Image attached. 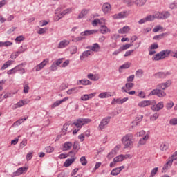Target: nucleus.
<instances>
[{"label": "nucleus", "instance_id": "47", "mask_svg": "<svg viewBox=\"0 0 177 177\" xmlns=\"http://www.w3.org/2000/svg\"><path fill=\"white\" fill-rule=\"evenodd\" d=\"M157 172H158V167L153 168L151 171L149 177L156 176V174H157Z\"/></svg>", "mask_w": 177, "mask_h": 177}, {"label": "nucleus", "instance_id": "9", "mask_svg": "<svg viewBox=\"0 0 177 177\" xmlns=\"http://www.w3.org/2000/svg\"><path fill=\"white\" fill-rule=\"evenodd\" d=\"M172 86V80L169 79L165 82L160 83L158 84V88L162 89V91H165L167 88H171Z\"/></svg>", "mask_w": 177, "mask_h": 177}, {"label": "nucleus", "instance_id": "8", "mask_svg": "<svg viewBox=\"0 0 177 177\" xmlns=\"http://www.w3.org/2000/svg\"><path fill=\"white\" fill-rule=\"evenodd\" d=\"M156 95L158 97H165L167 96V93L161 89H153L149 93V96Z\"/></svg>", "mask_w": 177, "mask_h": 177}, {"label": "nucleus", "instance_id": "30", "mask_svg": "<svg viewBox=\"0 0 177 177\" xmlns=\"http://www.w3.org/2000/svg\"><path fill=\"white\" fill-rule=\"evenodd\" d=\"M131 31V28L129 26H124L123 28H120L118 30L119 34H128V32Z\"/></svg>", "mask_w": 177, "mask_h": 177}, {"label": "nucleus", "instance_id": "63", "mask_svg": "<svg viewBox=\"0 0 177 177\" xmlns=\"http://www.w3.org/2000/svg\"><path fill=\"white\" fill-rule=\"evenodd\" d=\"M169 8L170 9H176L177 8V2L174 1L169 4Z\"/></svg>", "mask_w": 177, "mask_h": 177}, {"label": "nucleus", "instance_id": "31", "mask_svg": "<svg viewBox=\"0 0 177 177\" xmlns=\"http://www.w3.org/2000/svg\"><path fill=\"white\" fill-rule=\"evenodd\" d=\"M147 21H151V17H150V15H147L145 18H142V19H140L138 23L140 24H145V23H147Z\"/></svg>", "mask_w": 177, "mask_h": 177}, {"label": "nucleus", "instance_id": "58", "mask_svg": "<svg viewBox=\"0 0 177 177\" xmlns=\"http://www.w3.org/2000/svg\"><path fill=\"white\" fill-rule=\"evenodd\" d=\"M142 75H143V70L142 69H138L136 72V77H138V78L140 77Z\"/></svg>", "mask_w": 177, "mask_h": 177}, {"label": "nucleus", "instance_id": "50", "mask_svg": "<svg viewBox=\"0 0 177 177\" xmlns=\"http://www.w3.org/2000/svg\"><path fill=\"white\" fill-rule=\"evenodd\" d=\"M80 162L82 165H86L88 164V160L85 156H82L80 158Z\"/></svg>", "mask_w": 177, "mask_h": 177}, {"label": "nucleus", "instance_id": "35", "mask_svg": "<svg viewBox=\"0 0 177 177\" xmlns=\"http://www.w3.org/2000/svg\"><path fill=\"white\" fill-rule=\"evenodd\" d=\"M91 52H99L100 50V46L97 43H95L90 47Z\"/></svg>", "mask_w": 177, "mask_h": 177}, {"label": "nucleus", "instance_id": "60", "mask_svg": "<svg viewBox=\"0 0 177 177\" xmlns=\"http://www.w3.org/2000/svg\"><path fill=\"white\" fill-rule=\"evenodd\" d=\"M169 124L170 125H177V118H171L170 120H169Z\"/></svg>", "mask_w": 177, "mask_h": 177}, {"label": "nucleus", "instance_id": "28", "mask_svg": "<svg viewBox=\"0 0 177 177\" xmlns=\"http://www.w3.org/2000/svg\"><path fill=\"white\" fill-rule=\"evenodd\" d=\"M87 78L91 80V81H98L100 77L98 74L89 73L87 75Z\"/></svg>", "mask_w": 177, "mask_h": 177}, {"label": "nucleus", "instance_id": "15", "mask_svg": "<svg viewBox=\"0 0 177 177\" xmlns=\"http://www.w3.org/2000/svg\"><path fill=\"white\" fill-rule=\"evenodd\" d=\"M102 10L104 15H107L111 12V5L109 3H104L102 6Z\"/></svg>", "mask_w": 177, "mask_h": 177}, {"label": "nucleus", "instance_id": "53", "mask_svg": "<svg viewBox=\"0 0 177 177\" xmlns=\"http://www.w3.org/2000/svg\"><path fill=\"white\" fill-rule=\"evenodd\" d=\"M162 28H164L161 25H158L153 29V32H158V31H160V30H162Z\"/></svg>", "mask_w": 177, "mask_h": 177}, {"label": "nucleus", "instance_id": "57", "mask_svg": "<svg viewBox=\"0 0 177 177\" xmlns=\"http://www.w3.org/2000/svg\"><path fill=\"white\" fill-rule=\"evenodd\" d=\"M77 152L75 151L72 150L68 153V157H71L72 158H75V154Z\"/></svg>", "mask_w": 177, "mask_h": 177}, {"label": "nucleus", "instance_id": "20", "mask_svg": "<svg viewBox=\"0 0 177 177\" xmlns=\"http://www.w3.org/2000/svg\"><path fill=\"white\" fill-rule=\"evenodd\" d=\"M124 168L125 167L124 166L116 167L112 169V171H111V175H112L113 176H117V175H120V174H121V171H122V169H124Z\"/></svg>", "mask_w": 177, "mask_h": 177}, {"label": "nucleus", "instance_id": "61", "mask_svg": "<svg viewBox=\"0 0 177 177\" xmlns=\"http://www.w3.org/2000/svg\"><path fill=\"white\" fill-rule=\"evenodd\" d=\"M159 115L157 113H155L154 114H153L151 117H150V120L151 121H156V120H157V118H158Z\"/></svg>", "mask_w": 177, "mask_h": 177}, {"label": "nucleus", "instance_id": "21", "mask_svg": "<svg viewBox=\"0 0 177 177\" xmlns=\"http://www.w3.org/2000/svg\"><path fill=\"white\" fill-rule=\"evenodd\" d=\"M128 99H129L128 97H124L122 99H121V98H118V99L114 98L112 100L111 104H122L123 103H125V102H128Z\"/></svg>", "mask_w": 177, "mask_h": 177}, {"label": "nucleus", "instance_id": "52", "mask_svg": "<svg viewBox=\"0 0 177 177\" xmlns=\"http://www.w3.org/2000/svg\"><path fill=\"white\" fill-rule=\"evenodd\" d=\"M142 120H143V115H137L134 120L139 124V122H141Z\"/></svg>", "mask_w": 177, "mask_h": 177}, {"label": "nucleus", "instance_id": "56", "mask_svg": "<svg viewBox=\"0 0 177 177\" xmlns=\"http://www.w3.org/2000/svg\"><path fill=\"white\" fill-rule=\"evenodd\" d=\"M46 31H48L47 28H40L37 32V34H39L40 35H41L42 34H45V32H46Z\"/></svg>", "mask_w": 177, "mask_h": 177}, {"label": "nucleus", "instance_id": "54", "mask_svg": "<svg viewBox=\"0 0 177 177\" xmlns=\"http://www.w3.org/2000/svg\"><path fill=\"white\" fill-rule=\"evenodd\" d=\"M3 48L5 46L6 48H8V46H12L13 45V43L9 41H2Z\"/></svg>", "mask_w": 177, "mask_h": 177}, {"label": "nucleus", "instance_id": "62", "mask_svg": "<svg viewBox=\"0 0 177 177\" xmlns=\"http://www.w3.org/2000/svg\"><path fill=\"white\" fill-rule=\"evenodd\" d=\"M30 91V87L28 86V84H24V93H28Z\"/></svg>", "mask_w": 177, "mask_h": 177}, {"label": "nucleus", "instance_id": "45", "mask_svg": "<svg viewBox=\"0 0 177 177\" xmlns=\"http://www.w3.org/2000/svg\"><path fill=\"white\" fill-rule=\"evenodd\" d=\"M131 62H127V63L124 64L123 65L120 66V68L121 70L129 68L131 67Z\"/></svg>", "mask_w": 177, "mask_h": 177}, {"label": "nucleus", "instance_id": "17", "mask_svg": "<svg viewBox=\"0 0 177 177\" xmlns=\"http://www.w3.org/2000/svg\"><path fill=\"white\" fill-rule=\"evenodd\" d=\"M111 96H115V93L102 92L99 94L98 97H100V99H106L107 97H111Z\"/></svg>", "mask_w": 177, "mask_h": 177}, {"label": "nucleus", "instance_id": "64", "mask_svg": "<svg viewBox=\"0 0 177 177\" xmlns=\"http://www.w3.org/2000/svg\"><path fill=\"white\" fill-rule=\"evenodd\" d=\"M146 133V131H145L144 130H141L140 131L136 133V136L142 137L145 136Z\"/></svg>", "mask_w": 177, "mask_h": 177}, {"label": "nucleus", "instance_id": "44", "mask_svg": "<svg viewBox=\"0 0 177 177\" xmlns=\"http://www.w3.org/2000/svg\"><path fill=\"white\" fill-rule=\"evenodd\" d=\"M122 2L126 3L127 6H133V5H135V1L133 0H122Z\"/></svg>", "mask_w": 177, "mask_h": 177}, {"label": "nucleus", "instance_id": "39", "mask_svg": "<svg viewBox=\"0 0 177 177\" xmlns=\"http://www.w3.org/2000/svg\"><path fill=\"white\" fill-rule=\"evenodd\" d=\"M78 92V88L77 87H73L72 88L68 89L66 91L67 95H73L74 93H77Z\"/></svg>", "mask_w": 177, "mask_h": 177}, {"label": "nucleus", "instance_id": "40", "mask_svg": "<svg viewBox=\"0 0 177 177\" xmlns=\"http://www.w3.org/2000/svg\"><path fill=\"white\" fill-rule=\"evenodd\" d=\"M72 12H73V8H69L62 11L59 15L61 17H63L66 16V15H68V13H71Z\"/></svg>", "mask_w": 177, "mask_h": 177}, {"label": "nucleus", "instance_id": "19", "mask_svg": "<svg viewBox=\"0 0 177 177\" xmlns=\"http://www.w3.org/2000/svg\"><path fill=\"white\" fill-rule=\"evenodd\" d=\"M88 56H93V52L92 50L84 51L82 55H80V59L82 62L85 60V59H86V57H88Z\"/></svg>", "mask_w": 177, "mask_h": 177}, {"label": "nucleus", "instance_id": "22", "mask_svg": "<svg viewBox=\"0 0 177 177\" xmlns=\"http://www.w3.org/2000/svg\"><path fill=\"white\" fill-rule=\"evenodd\" d=\"M128 17V12L127 11H122L118 14L113 15V19H125Z\"/></svg>", "mask_w": 177, "mask_h": 177}, {"label": "nucleus", "instance_id": "55", "mask_svg": "<svg viewBox=\"0 0 177 177\" xmlns=\"http://www.w3.org/2000/svg\"><path fill=\"white\" fill-rule=\"evenodd\" d=\"M68 88V84L66 83H62L59 86V91H64Z\"/></svg>", "mask_w": 177, "mask_h": 177}, {"label": "nucleus", "instance_id": "48", "mask_svg": "<svg viewBox=\"0 0 177 177\" xmlns=\"http://www.w3.org/2000/svg\"><path fill=\"white\" fill-rule=\"evenodd\" d=\"M164 35H165V33H162L158 35H156L153 37V39L155 41H160V39H162L164 38Z\"/></svg>", "mask_w": 177, "mask_h": 177}, {"label": "nucleus", "instance_id": "5", "mask_svg": "<svg viewBox=\"0 0 177 177\" xmlns=\"http://www.w3.org/2000/svg\"><path fill=\"white\" fill-rule=\"evenodd\" d=\"M175 160H177V151H175L169 158H168L167 163L162 168L163 171H168L169 167H172V164Z\"/></svg>", "mask_w": 177, "mask_h": 177}, {"label": "nucleus", "instance_id": "43", "mask_svg": "<svg viewBox=\"0 0 177 177\" xmlns=\"http://www.w3.org/2000/svg\"><path fill=\"white\" fill-rule=\"evenodd\" d=\"M73 151H75V153H78V150H80V143L77 141H75L73 145Z\"/></svg>", "mask_w": 177, "mask_h": 177}, {"label": "nucleus", "instance_id": "12", "mask_svg": "<svg viewBox=\"0 0 177 177\" xmlns=\"http://www.w3.org/2000/svg\"><path fill=\"white\" fill-rule=\"evenodd\" d=\"M48 63H49V59H46L43 60L42 62H41L40 64L35 66L33 70L35 71H41V70H42V68H44V67H45L46 64H48Z\"/></svg>", "mask_w": 177, "mask_h": 177}, {"label": "nucleus", "instance_id": "46", "mask_svg": "<svg viewBox=\"0 0 177 177\" xmlns=\"http://www.w3.org/2000/svg\"><path fill=\"white\" fill-rule=\"evenodd\" d=\"M71 55H75L77 53V47L75 46H72L69 48Z\"/></svg>", "mask_w": 177, "mask_h": 177}, {"label": "nucleus", "instance_id": "4", "mask_svg": "<svg viewBox=\"0 0 177 177\" xmlns=\"http://www.w3.org/2000/svg\"><path fill=\"white\" fill-rule=\"evenodd\" d=\"M169 55H171L170 50H164L152 57V60L154 62H158V60H162L165 59V57H168Z\"/></svg>", "mask_w": 177, "mask_h": 177}, {"label": "nucleus", "instance_id": "13", "mask_svg": "<svg viewBox=\"0 0 177 177\" xmlns=\"http://www.w3.org/2000/svg\"><path fill=\"white\" fill-rule=\"evenodd\" d=\"M128 158H131L130 154H126V155H118L115 158H114L115 162H122V161H124V160H127Z\"/></svg>", "mask_w": 177, "mask_h": 177}, {"label": "nucleus", "instance_id": "34", "mask_svg": "<svg viewBox=\"0 0 177 177\" xmlns=\"http://www.w3.org/2000/svg\"><path fill=\"white\" fill-rule=\"evenodd\" d=\"M103 23H104V19H95L93 21L92 26H93V27H96V26H97L98 24L101 25L103 24Z\"/></svg>", "mask_w": 177, "mask_h": 177}, {"label": "nucleus", "instance_id": "25", "mask_svg": "<svg viewBox=\"0 0 177 177\" xmlns=\"http://www.w3.org/2000/svg\"><path fill=\"white\" fill-rule=\"evenodd\" d=\"M97 32V30H86L82 32L80 35H82V37H88V35H92L93 34H96Z\"/></svg>", "mask_w": 177, "mask_h": 177}, {"label": "nucleus", "instance_id": "59", "mask_svg": "<svg viewBox=\"0 0 177 177\" xmlns=\"http://www.w3.org/2000/svg\"><path fill=\"white\" fill-rule=\"evenodd\" d=\"M63 60H64V59H63V58L59 59L56 60L55 62H54V64H55V66L57 67H59V66H60V64L62 63H63Z\"/></svg>", "mask_w": 177, "mask_h": 177}, {"label": "nucleus", "instance_id": "36", "mask_svg": "<svg viewBox=\"0 0 177 177\" xmlns=\"http://www.w3.org/2000/svg\"><path fill=\"white\" fill-rule=\"evenodd\" d=\"M12 64H13V61L8 60L5 64H3V65L1 66V70H6V68H8V67H9L10 66H12Z\"/></svg>", "mask_w": 177, "mask_h": 177}, {"label": "nucleus", "instance_id": "18", "mask_svg": "<svg viewBox=\"0 0 177 177\" xmlns=\"http://www.w3.org/2000/svg\"><path fill=\"white\" fill-rule=\"evenodd\" d=\"M171 72L165 71V72H158L155 74L156 78H167V77L171 75Z\"/></svg>", "mask_w": 177, "mask_h": 177}, {"label": "nucleus", "instance_id": "10", "mask_svg": "<svg viewBox=\"0 0 177 177\" xmlns=\"http://www.w3.org/2000/svg\"><path fill=\"white\" fill-rule=\"evenodd\" d=\"M121 149V145H116L114 149H113L111 152H109L107 155L108 160H111V158H113L115 156H117V153H118V151Z\"/></svg>", "mask_w": 177, "mask_h": 177}, {"label": "nucleus", "instance_id": "23", "mask_svg": "<svg viewBox=\"0 0 177 177\" xmlns=\"http://www.w3.org/2000/svg\"><path fill=\"white\" fill-rule=\"evenodd\" d=\"M68 45H70V41L64 39L58 44L57 48L58 49H64V48H66Z\"/></svg>", "mask_w": 177, "mask_h": 177}, {"label": "nucleus", "instance_id": "33", "mask_svg": "<svg viewBox=\"0 0 177 177\" xmlns=\"http://www.w3.org/2000/svg\"><path fill=\"white\" fill-rule=\"evenodd\" d=\"M89 12V10L88 9H82L81 12L78 15V19H84V17H85V16H86L88 15Z\"/></svg>", "mask_w": 177, "mask_h": 177}, {"label": "nucleus", "instance_id": "32", "mask_svg": "<svg viewBox=\"0 0 177 177\" xmlns=\"http://www.w3.org/2000/svg\"><path fill=\"white\" fill-rule=\"evenodd\" d=\"M75 160H77V158H72L71 159H67L64 163V167H70V165H71V164H73L74 162V161H75Z\"/></svg>", "mask_w": 177, "mask_h": 177}, {"label": "nucleus", "instance_id": "1", "mask_svg": "<svg viewBox=\"0 0 177 177\" xmlns=\"http://www.w3.org/2000/svg\"><path fill=\"white\" fill-rule=\"evenodd\" d=\"M121 142L124 149H132L133 147V134L127 133L124 135L122 138Z\"/></svg>", "mask_w": 177, "mask_h": 177}, {"label": "nucleus", "instance_id": "6", "mask_svg": "<svg viewBox=\"0 0 177 177\" xmlns=\"http://www.w3.org/2000/svg\"><path fill=\"white\" fill-rule=\"evenodd\" d=\"M109 122H110V117H107L102 119L100 122V124L98 125V127H97L98 131H103V129H106Z\"/></svg>", "mask_w": 177, "mask_h": 177}, {"label": "nucleus", "instance_id": "26", "mask_svg": "<svg viewBox=\"0 0 177 177\" xmlns=\"http://www.w3.org/2000/svg\"><path fill=\"white\" fill-rule=\"evenodd\" d=\"M169 149V144L165 142L160 145V150L162 151V153H167Z\"/></svg>", "mask_w": 177, "mask_h": 177}, {"label": "nucleus", "instance_id": "24", "mask_svg": "<svg viewBox=\"0 0 177 177\" xmlns=\"http://www.w3.org/2000/svg\"><path fill=\"white\" fill-rule=\"evenodd\" d=\"M72 147H73V142L70 141L66 142L62 145L63 151H68V150H71Z\"/></svg>", "mask_w": 177, "mask_h": 177}, {"label": "nucleus", "instance_id": "42", "mask_svg": "<svg viewBox=\"0 0 177 177\" xmlns=\"http://www.w3.org/2000/svg\"><path fill=\"white\" fill-rule=\"evenodd\" d=\"M131 46H133V44L132 43L131 44H125L123 45L122 46H121L120 48V50L124 51V50H127V49H129L131 48Z\"/></svg>", "mask_w": 177, "mask_h": 177}, {"label": "nucleus", "instance_id": "14", "mask_svg": "<svg viewBox=\"0 0 177 177\" xmlns=\"http://www.w3.org/2000/svg\"><path fill=\"white\" fill-rule=\"evenodd\" d=\"M151 109L153 111H160V110H162V109H164V102L161 101L156 104H152Z\"/></svg>", "mask_w": 177, "mask_h": 177}, {"label": "nucleus", "instance_id": "38", "mask_svg": "<svg viewBox=\"0 0 177 177\" xmlns=\"http://www.w3.org/2000/svg\"><path fill=\"white\" fill-rule=\"evenodd\" d=\"M134 85H135V84H133L132 82H127L123 88H125V89H127V91H131V89H132L133 88Z\"/></svg>", "mask_w": 177, "mask_h": 177}, {"label": "nucleus", "instance_id": "16", "mask_svg": "<svg viewBox=\"0 0 177 177\" xmlns=\"http://www.w3.org/2000/svg\"><path fill=\"white\" fill-rule=\"evenodd\" d=\"M30 103V100L25 99L21 100L15 104L13 106L14 109H19V107H23V106H26V104H28Z\"/></svg>", "mask_w": 177, "mask_h": 177}, {"label": "nucleus", "instance_id": "37", "mask_svg": "<svg viewBox=\"0 0 177 177\" xmlns=\"http://www.w3.org/2000/svg\"><path fill=\"white\" fill-rule=\"evenodd\" d=\"M100 32L101 34H107V32H110V29L107 26L102 25L100 27Z\"/></svg>", "mask_w": 177, "mask_h": 177}, {"label": "nucleus", "instance_id": "41", "mask_svg": "<svg viewBox=\"0 0 177 177\" xmlns=\"http://www.w3.org/2000/svg\"><path fill=\"white\" fill-rule=\"evenodd\" d=\"M27 118H28V117H26L24 119H19V120H17L14 123V126L15 127H19V125H21V124H23V122H24V121H26L27 120Z\"/></svg>", "mask_w": 177, "mask_h": 177}, {"label": "nucleus", "instance_id": "49", "mask_svg": "<svg viewBox=\"0 0 177 177\" xmlns=\"http://www.w3.org/2000/svg\"><path fill=\"white\" fill-rule=\"evenodd\" d=\"M122 92H125L126 93H128V95H135L136 92L135 91H128L125 87L122 88Z\"/></svg>", "mask_w": 177, "mask_h": 177}, {"label": "nucleus", "instance_id": "27", "mask_svg": "<svg viewBox=\"0 0 177 177\" xmlns=\"http://www.w3.org/2000/svg\"><path fill=\"white\" fill-rule=\"evenodd\" d=\"M68 100V97H66L61 100L56 101L52 105L53 109H55V107H57V106H60V104H62V103H64V102H67Z\"/></svg>", "mask_w": 177, "mask_h": 177}, {"label": "nucleus", "instance_id": "29", "mask_svg": "<svg viewBox=\"0 0 177 177\" xmlns=\"http://www.w3.org/2000/svg\"><path fill=\"white\" fill-rule=\"evenodd\" d=\"M147 2V0H135L134 5H136V6H138L139 8H140L142 6H145Z\"/></svg>", "mask_w": 177, "mask_h": 177}, {"label": "nucleus", "instance_id": "3", "mask_svg": "<svg viewBox=\"0 0 177 177\" xmlns=\"http://www.w3.org/2000/svg\"><path fill=\"white\" fill-rule=\"evenodd\" d=\"M90 122H92V120L89 118H79L77 119L74 123L73 125L75 126L76 128H79L77 129H75L73 131V134L75 135L81 129V128L83 127V125H86V124H89Z\"/></svg>", "mask_w": 177, "mask_h": 177}, {"label": "nucleus", "instance_id": "51", "mask_svg": "<svg viewBox=\"0 0 177 177\" xmlns=\"http://www.w3.org/2000/svg\"><path fill=\"white\" fill-rule=\"evenodd\" d=\"M138 122L136 120H133L131 124H130V129L129 130L131 131V129H133V128H135V127H138Z\"/></svg>", "mask_w": 177, "mask_h": 177}, {"label": "nucleus", "instance_id": "11", "mask_svg": "<svg viewBox=\"0 0 177 177\" xmlns=\"http://www.w3.org/2000/svg\"><path fill=\"white\" fill-rule=\"evenodd\" d=\"M28 169V168H27L26 167H20L16 171L13 172L11 174V176L12 177L20 176V175H22V174H26Z\"/></svg>", "mask_w": 177, "mask_h": 177}, {"label": "nucleus", "instance_id": "7", "mask_svg": "<svg viewBox=\"0 0 177 177\" xmlns=\"http://www.w3.org/2000/svg\"><path fill=\"white\" fill-rule=\"evenodd\" d=\"M153 104H156V100H142L138 102V106L140 107V109H143L147 107V106H151Z\"/></svg>", "mask_w": 177, "mask_h": 177}, {"label": "nucleus", "instance_id": "2", "mask_svg": "<svg viewBox=\"0 0 177 177\" xmlns=\"http://www.w3.org/2000/svg\"><path fill=\"white\" fill-rule=\"evenodd\" d=\"M151 21H154L156 19L158 20H165V19H168L171 16V12L169 11H163L160 12L159 11H156L153 13V15H149Z\"/></svg>", "mask_w": 177, "mask_h": 177}]
</instances>
